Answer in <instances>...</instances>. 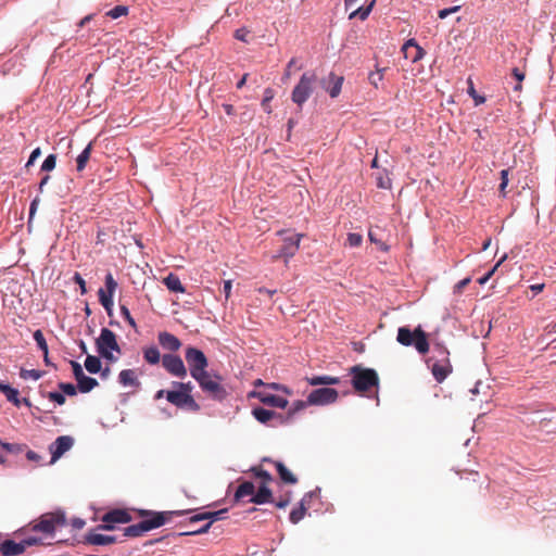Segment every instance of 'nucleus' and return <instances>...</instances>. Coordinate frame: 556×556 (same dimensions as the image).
Listing matches in <instances>:
<instances>
[{
  "instance_id": "f257e3e1",
  "label": "nucleus",
  "mask_w": 556,
  "mask_h": 556,
  "mask_svg": "<svg viewBox=\"0 0 556 556\" xmlns=\"http://www.w3.org/2000/svg\"><path fill=\"white\" fill-rule=\"evenodd\" d=\"M189 510H172V511H153V510H139V516L143 518L136 525L124 528L123 536L138 538L146 532L160 528L172 520L174 516H182L188 514Z\"/></svg>"
},
{
  "instance_id": "f03ea898",
  "label": "nucleus",
  "mask_w": 556,
  "mask_h": 556,
  "mask_svg": "<svg viewBox=\"0 0 556 556\" xmlns=\"http://www.w3.org/2000/svg\"><path fill=\"white\" fill-rule=\"evenodd\" d=\"M64 511L55 510L42 514L38 519L29 523L30 531L40 532L47 539H54L55 531L66 526Z\"/></svg>"
},
{
  "instance_id": "7ed1b4c3",
  "label": "nucleus",
  "mask_w": 556,
  "mask_h": 556,
  "mask_svg": "<svg viewBox=\"0 0 556 556\" xmlns=\"http://www.w3.org/2000/svg\"><path fill=\"white\" fill-rule=\"evenodd\" d=\"M396 341L403 346H414L421 355L427 354L430 349L428 334L424 331L421 326H417L414 330L405 326L400 327L397 329Z\"/></svg>"
},
{
  "instance_id": "20e7f679",
  "label": "nucleus",
  "mask_w": 556,
  "mask_h": 556,
  "mask_svg": "<svg viewBox=\"0 0 556 556\" xmlns=\"http://www.w3.org/2000/svg\"><path fill=\"white\" fill-rule=\"evenodd\" d=\"M434 352L438 355L428 358L427 365L430 367L435 381L441 383L453 371V366L450 361V352L444 345L437 344Z\"/></svg>"
},
{
  "instance_id": "39448f33",
  "label": "nucleus",
  "mask_w": 556,
  "mask_h": 556,
  "mask_svg": "<svg viewBox=\"0 0 556 556\" xmlns=\"http://www.w3.org/2000/svg\"><path fill=\"white\" fill-rule=\"evenodd\" d=\"M317 81V75L313 71L305 72L291 92V100L302 109L303 104L312 96Z\"/></svg>"
},
{
  "instance_id": "423d86ee",
  "label": "nucleus",
  "mask_w": 556,
  "mask_h": 556,
  "mask_svg": "<svg viewBox=\"0 0 556 556\" xmlns=\"http://www.w3.org/2000/svg\"><path fill=\"white\" fill-rule=\"evenodd\" d=\"M352 384L356 392L364 393L379 383V377L375 369L364 368L359 365L351 368Z\"/></svg>"
},
{
  "instance_id": "0eeeda50",
  "label": "nucleus",
  "mask_w": 556,
  "mask_h": 556,
  "mask_svg": "<svg viewBox=\"0 0 556 556\" xmlns=\"http://www.w3.org/2000/svg\"><path fill=\"white\" fill-rule=\"evenodd\" d=\"M193 379L199 383L202 391L208 396L216 400H222L226 396V390L220 383L222 377L219 375H213L205 370L202 374L193 377Z\"/></svg>"
},
{
  "instance_id": "6e6552de",
  "label": "nucleus",
  "mask_w": 556,
  "mask_h": 556,
  "mask_svg": "<svg viewBox=\"0 0 556 556\" xmlns=\"http://www.w3.org/2000/svg\"><path fill=\"white\" fill-rule=\"evenodd\" d=\"M100 520L101 523L97 526V530L113 531L117 529V525L130 522L132 517L127 509L115 508L103 514Z\"/></svg>"
},
{
  "instance_id": "1a4fd4ad",
  "label": "nucleus",
  "mask_w": 556,
  "mask_h": 556,
  "mask_svg": "<svg viewBox=\"0 0 556 556\" xmlns=\"http://www.w3.org/2000/svg\"><path fill=\"white\" fill-rule=\"evenodd\" d=\"M185 358L192 378L205 371L208 366L205 354L194 346H188L186 349Z\"/></svg>"
},
{
  "instance_id": "9d476101",
  "label": "nucleus",
  "mask_w": 556,
  "mask_h": 556,
  "mask_svg": "<svg viewBox=\"0 0 556 556\" xmlns=\"http://www.w3.org/2000/svg\"><path fill=\"white\" fill-rule=\"evenodd\" d=\"M97 350L102 357L110 361L114 359L111 352H119L121 350L116 341V336L112 330L102 328L100 337L97 339Z\"/></svg>"
},
{
  "instance_id": "9b49d317",
  "label": "nucleus",
  "mask_w": 556,
  "mask_h": 556,
  "mask_svg": "<svg viewBox=\"0 0 556 556\" xmlns=\"http://www.w3.org/2000/svg\"><path fill=\"white\" fill-rule=\"evenodd\" d=\"M116 289H117L116 280L114 279V277L111 273H108L105 276V290L100 289L98 291V295H99V302L105 308L109 316L112 315L113 296H114Z\"/></svg>"
},
{
  "instance_id": "f8f14e48",
  "label": "nucleus",
  "mask_w": 556,
  "mask_h": 556,
  "mask_svg": "<svg viewBox=\"0 0 556 556\" xmlns=\"http://www.w3.org/2000/svg\"><path fill=\"white\" fill-rule=\"evenodd\" d=\"M339 393L332 388H319L313 390L307 396V403L309 405H328L334 403L338 400Z\"/></svg>"
},
{
  "instance_id": "ddd939ff",
  "label": "nucleus",
  "mask_w": 556,
  "mask_h": 556,
  "mask_svg": "<svg viewBox=\"0 0 556 556\" xmlns=\"http://www.w3.org/2000/svg\"><path fill=\"white\" fill-rule=\"evenodd\" d=\"M162 366L174 377L185 378L187 376V368L179 355L172 353L164 354L162 356Z\"/></svg>"
},
{
  "instance_id": "4468645a",
  "label": "nucleus",
  "mask_w": 556,
  "mask_h": 556,
  "mask_svg": "<svg viewBox=\"0 0 556 556\" xmlns=\"http://www.w3.org/2000/svg\"><path fill=\"white\" fill-rule=\"evenodd\" d=\"M166 400L179 407V408H182V407H188L192 410H198L199 409V405L198 403L194 401L193 396L191 394H188L186 392H180L178 389L177 390H172V391H167L166 392Z\"/></svg>"
},
{
  "instance_id": "2eb2a0df",
  "label": "nucleus",
  "mask_w": 556,
  "mask_h": 556,
  "mask_svg": "<svg viewBox=\"0 0 556 556\" xmlns=\"http://www.w3.org/2000/svg\"><path fill=\"white\" fill-rule=\"evenodd\" d=\"M101 530H97V527L90 529L83 538L81 543L86 545L106 546L115 544L118 540L115 535H108L100 533Z\"/></svg>"
},
{
  "instance_id": "dca6fc26",
  "label": "nucleus",
  "mask_w": 556,
  "mask_h": 556,
  "mask_svg": "<svg viewBox=\"0 0 556 556\" xmlns=\"http://www.w3.org/2000/svg\"><path fill=\"white\" fill-rule=\"evenodd\" d=\"M252 415L261 424H265L266 425V424H268L271 420L275 421V424H273L271 426L287 424V419L285 418V415L276 413L274 410H269V409L263 408V407H255V408H253Z\"/></svg>"
},
{
  "instance_id": "f3484780",
  "label": "nucleus",
  "mask_w": 556,
  "mask_h": 556,
  "mask_svg": "<svg viewBox=\"0 0 556 556\" xmlns=\"http://www.w3.org/2000/svg\"><path fill=\"white\" fill-rule=\"evenodd\" d=\"M302 235H294L291 237H286L283 239V244L279 250V253L277 255H274L273 258L277 260L279 257H285L286 262L295 255L300 248V241H301Z\"/></svg>"
},
{
  "instance_id": "a211bd4d",
  "label": "nucleus",
  "mask_w": 556,
  "mask_h": 556,
  "mask_svg": "<svg viewBox=\"0 0 556 556\" xmlns=\"http://www.w3.org/2000/svg\"><path fill=\"white\" fill-rule=\"evenodd\" d=\"M73 443L74 440L72 437H59L50 446V452L52 455L51 460L55 462L56 459H59L65 452H67L73 446Z\"/></svg>"
},
{
  "instance_id": "6ab92c4d",
  "label": "nucleus",
  "mask_w": 556,
  "mask_h": 556,
  "mask_svg": "<svg viewBox=\"0 0 556 556\" xmlns=\"http://www.w3.org/2000/svg\"><path fill=\"white\" fill-rule=\"evenodd\" d=\"M402 52L404 58L410 60L413 63L420 61L426 54L425 50L416 42L415 39H408L403 45Z\"/></svg>"
},
{
  "instance_id": "aec40b11",
  "label": "nucleus",
  "mask_w": 556,
  "mask_h": 556,
  "mask_svg": "<svg viewBox=\"0 0 556 556\" xmlns=\"http://www.w3.org/2000/svg\"><path fill=\"white\" fill-rule=\"evenodd\" d=\"M254 395L265 405L277 407V408H286L288 406V400L275 394H270L265 391H260L254 393Z\"/></svg>"
},
{
  "instance_id": "412c9836",
  "label": "nucleus",
  "mask_w": 556,
  "mask_h": 556,
  "mask_svg": "<svg viewBox=\"0 0 556 556\" xmlns=\"http://www.w3.org/2000/svg\"><path fill=\"white\" fill-rule=\"evenodd\" d=\"M157 340L160 345L169 352H176L181 346V341L176 336L167 331L160 332Z\"/></svg>"
},
{
  "instance_id": "4be33fe9",
  "label": "nucleus",
  "mask_w": 556,
  "mask_h": 556,
  "mask_svg": "<svg viewBox=\"0 0 556 556\" xmlns=\"http://www.w3.org/2000/svg\"><path fill=\"white\" fill-rule=\"evenodd\" d=\"M207 516V520H210L207 523H205L203 527L199 528L198 530H190L186 532L179 533V535H195L201 533H206L208 529L212 526V522L215 520H219L223 518V515L227 513V509H220L217 511H205Z\"/></svg>"
},
{
  "instance_id": "5701e85b",
  "label": "nucleus",
  "mask_w": 556,
  "mask_h": 556,
  "mask_svg": "<svg viewBox=\"0 0 556 556\" xmlns=\"http://www.w3.org/2000/svg\"><path fill=\"white\" fill-rule=\"evenodd\" d=\"M1 544L3 556H18L25 552L22 541L16 543L12 540H5Z\"/></svg>"
},
{
  "instance_id": "b1692460",
  "label": "nucleus",
  "mask_w": 556,
  "mask_h": 556,
  "mask_svg": "<svg viewBox=\"0 0 556 556\" xmlns=\"http://www.w3.org/2000/svg\"><path fill=\"white\" fill-rule=\"evenodd\" d=\"M273 501V493L267 486V484L262 483L258 491L254 493V495L250 498L251 503L254 504H265Z\"/></svg>"
},
{
  "instance_id": "393cba45",
  "label": "nucleus",
  "mask_w": 556,
  "mask_h": 556,
  "mask_svg": "<svg viewBox=\"0 0 556 556\" xmlns=\"http://www.w3.org/2000/svg\"><path fill=\"white\" fill-rule=\"evenodd\" d=\"M305 380L309 386H314V387L315 386H333V384H338L340 382L339 377H333V376H328V375L306 377Z\"/></svg>"
},
{
  "instance_id": "a878e982",
  "label": "nucleus",
  "mask_w": 556,
  "mask_h": 556,
  "mask_svg": "<svg viewBox=\"0 0 556 556\" xmlns=\"http://www.w3.org/2000/svg\"><path fill=\"white\" fill-rule=\"evenodd\" d=\"M0 392L3 393L9 402H11L14 406L20 407L22 402L18 397V390L12 388L11 386L0 382Z\"/></svg>"
},
{
  "instance_id": "bb28decb",
  "label": "nucleus",
  "mask_w": 556,
  "mask_h": 556,
  "mask_svg": "<svg viewBox=\"0 0 556 556\" xmlns=\"http://www.w3.org/2000/svg\"><path fill=\"white\" fill-rule=\"evenodd\" d=\"M280 477V479L288 484H295L298 482L296 477L281 463V462H271Z\"/></svg>"
},
{
  "instance_id": "cd10ccee",
  "label": "nucleus",
  "mask_w": 556,
  "mask_h": 556,
  "mask_svg": "<svg viewBox=\"0 0 556 556\" xmlns=\"http://www.w3.org/2000/svg\"><path fill=\"white\" fill-rule=\"evenodd\" d=\"M329 81L332 84L331 87H327L326 90L328 91L329 96L331 98H336L340 94L342 84H343V77L338 76L334 73L329 74Z\"/></svg>"
},
{
  "instance_id": "c85d7f7f",
  "label": "nucleus",
  "mask_w": 556,
  "mask_h": 556,
  "mask_svg": "<svg viewBox=\"0 0 556 556\" xmlns=\"http://www.w3.org/2000/svg\"><path fill=\"white\" fill-rule=\"evenodd\" d=\"M163 282L167 287V289L173 292L184 293L186 291L179 277L173 273L165 277Z\"/></svg>"
},
{
  "instance_id": "c756f323",
  "label": "nucleus",
  "mask_w": 556,
  "mask_h": 556,
  "mask_svg": "<svg viewBox=\"0 0 556 556\" xmlns=\"http://www.w3.org/2000/svg\"><path fill=\"white\" fill-rule=\"evenodd\" d=\"M255 492V486L250 481L242 482L236 490L235 498L240 501L247 496H253Z\"/></svg>"
},
{
  "instance_id": "7c9ffc66",
  "label": "nucleus",
  "mask_w": 556,
  "mask_h": 556,
  "mask_svg": "<svg viewBox=\"0 0 556 556\" xmlns=\"http://www.w3.org/2000/svg\"><path fill=\"white\" fill-rule=\"evenodd\" d=\"M118 380L123 386L137 387L139 386V381L137 379L136 372L132 369H124L118 375Z\"/></svg>"
},
{
  "instance_id": "2f4dec72",
  "label": "nucleus",
  "mask_w": 556,
  "mask_h": 556,
  "mask_svg": "<svg viewBox=\"0 0 556 556\" xmlns=\"http://www.w3.org/2000/svg\"><path fill=\"white\" fill-rule=\"evenodd\" d=\"M375 4H376V0H371L366 7H361V8L353 10L350 13L349 18L353 20L355 17H358L359 20L365 21L369 16Z\"/></svg>"
},
{
  "instance_id": "473e14b6",
  "label": "nucleus",
  "mask_w": 556,
  "mask_h": 556,
  "mask_svg": "<svg viewBox=\"0 0 556 556\" xmlns=\"http://www.w3.org/2000/svg\"><path fill=\"white\" fill-rule=\"evenodd\" d=\"M92 151V142H89L83 152L76 157V169L83 172L90 159Z\"/></svg>"
},
{
  "instance_id": "72a5a7b5",
  "label": "nucleus",
  "mask_w": 556,
  "mask_h": 556,
  "mask_svg": "<svg viewBox=\"0 0 556 556\" xmlns=\"http://www.w3.org/2000/svg\"><path fill=\"white\" fill-rule=\"evenodd\" d=\"M97 386L98 381L94 378L88 377L86 375L77 380V388L83 393L90 392Z\"/></svg>"
},
{
  "instance_id": "f704fd0d",
  "label": "nucleus",
  "mask_w": 556,
  "mask_h": 556,
  "mask_svg": "<svg viewBox=\"0 0 556 556\" xmlns=\"http://www.w3.org/2000/svg\"><path fill=\"white\" fill-rule=\"evenodd\" d=\"M143 358L151 365H156L162 361L161 354L157 348L150 346L143 350Z\"/></svg>"
},
{
  "instance_id": "c9c22d12",
  "label": "nucleus",
  "mask_w": 556,
  "mask_h": 556,
  "mask_svg": "<svg viewBox=\"0 0 556 556\" xmlns=\"http://www.w3.org/2000/svg\"><path fill=\"white\" fill-rule=\"evenodd\" d=\"M85 367L90 374H98L101 370V361L97 356L88 355L85 361Z\"/></svg>"
},
{
  "instance_id": "e433bc0d",
  "label": "nucleus",
  "mask_w": 556,
  "mask_h": 556,
  "mask_svg": "<svg viewBox=\"0 0 556 556\" xmlns=\"http://www.w3.org/2000/svg\"><path fill=\"white\" fill-rule=\"evenodd\" d=\"M307 405H309L307 403V400L306 401H296L293 403V405L291 406V408L288 410V413L285 415V418L287 419V424L289 421H291V419L293 418V416L303 410Z\"/></svg>"
},
{
  "instance_id": "4c0bfd02",
  "label": "nucleus",
  "mask_w": 556,
  "mask_h": 556,
  "mask_svg": "<svg viewBox=\"0 0 556 556\" xmlns=\"http://www.w3.org/2000/svg\"><path fill=\"white\" fill-rule=\"evenodd\" d=\"M24 549L26 551L27 547L34 546V545H49L51 542H46V539L43 536L38 535H31L22 541Z\"/></svg>"
},
{
  "instance_id": "58836bf2",
  "label": "nucleus",
  "mask_w": 556,
  "mask_h": 556,
  "mask_svg": "<svg viewBox=\"0 0 556 556\" xmlns=\"http://www.w3.org/2000/svg\"><path fill=\"white\" fill-rule=\"evenodd\" d=\"M274 97H275V91L271 88H266L264 90V98H263V101H262V108L268 114L271 113L270 101L274 99Z\"/></svg>"
},
{
  "instance_id": "ea45409f",
  "label": "nucleus",
  "mask_w": 556,
  "mask_h": 556,
  "mask_svg": "<svg viewBox=\"0 0 556 556\" xmlns=\"http://www.w3.org/2000/svg\"><path fill=\"white\" fill-rule=\"evenodd\" d=\"M386 72V68H379L377 67V70L375 72H371L368 76V79H369V83L375 87V88H378L379 86V83L382 81L383 79V73Z\"/></svg>"
},
{
  "instance_id": "a19ab883",
  "label": "nucleus",
  "mask_w": 556,
  "mask_h": 556,
  "mask_svg": "<svg viewBox=\"0 0 556 556\" xmlns=\"http://www.w3.org/2000/svg\"><path fill=\"white\" fill-rule=\"evenodd\" d=\"M34 340L42 353L48 355V344L41 330L38 329L34 332Z\"/></svg>"
},
{
  "instance_id": "79ce46f5",
  "label": "nucleus",
  "mask_w": 556,
  "mask_h": 556,
  "mask_svg": "<svg viewBox=\"0 0 556 556\" xmlns=\"http://www.w3.org/2000/svg\"><path fill=\"white\" fill-rule=\"evenodd\" d=\"M508 175H509V169H503L500 173L501 184H500L498 191L502 197H506V194H507L506 188H507V185L509 181Z\"/></svg>"
},
{
  "instance_id": "37998d69",
  "label": "nucleus",
  "mask_w": 556,
  "mask_h": 556,
  "mask_svg": "<svg viewBox=\"0 0 556 556\" xmlns=\"http://www.w3.org/2000/svg\"><path fill=\"white\" fill-rule=\"evenodd\" d=\"M306 508L301 504L300 507L292 509L290 513V521L292 523H298L300 520H302L305 516Z\"/></svg>"
},
{
  "instance_id": "c03bdc74",
  "label": "nucleus",
  "mask_w": 556,
  "mask_h": 556,
  "mask_svg": "<svg viewBox=\"0 0 556 556\" xmlns=\"http://www.w3.org/2000/svg\"><path fill=\"white\" fill-rule=\"evenodd\" d=\"M368 238L371 243L376 244L378 249H380L383 252L389 251V245L384 243L382 240L378 239L376 236V232L372 229H369L368 231Z\"/></svg>"
},
{
  "instance_id": "a18cd8bd",
  "label": "nucleus",
  "mask_w": 556,
  "mask_h": 556,
  "mask_svg": "<svg viewBox=\"0 0 556 556\" xmlns=\"http://www.w3.org/2000/svg\"><path fill=\"white\" fill-rule=\"evenodd\" d=\"M252 472L256 477L261 478L263 480V483H265V484H268L269 482L273 481L271 475L268 471L262 469L261 467H253Z\"/></svg>"
},
{
  "instance_id": "49530a36",
  "label": "nucleus",
  "mask_w": 556,
  "mask_h": 556,
  "mask_svg": "<svg viewBox=\"0 0 556 556\" xmlns=\"http://www.w3.org/2000/svg\"><path fill=\"white\" fill-rule=\"evenodd\" d=\"M468 85H469L468 93L473 99L475 104L476 105H480V104L484 103L485 102V98L482 97V96H479L477 93V91L475 90V87H473V83H472V80L470 78L468 79Z\"/></svg>"
},
{
  "instance_id": "de8ad7c7",
  "label": "nucleus",
  "mask_w": 556,
  "mask_h": 556,
  "mask_svg": "<svg viewBox=\"0 0 556 556\" xmlns=\"http://www.w3.org/2000/svg\"><path fill=\"white\" fill-rule=\"evenodd\" d=\"M56 165V155L49 154L41 165V170L51 172L55 168Z\"/></svg>"
},
{
  "instance_id": "09e8293b",
  "label": "nucleus",
  "mask_w": 556,
  "mask_h": 556,
  "mask_svg": "<svg viewBox=\"0 0 556 556\" xmlns=\"http://www.w3.org/2000/svg\"><path fill=\"white\" fill-rule=\"evenodd\" d=\"M20 376L23 379L38 380L42 377V372L36 369H22Z\"/></svg>"
},
{
  "instance_id": "8fccbe9b",
  "label": "nucleus",
  "mask_w": 556,
  "mask_h": 556,
  "mask_svg": "<svg viewBox=\"0 0 556 556\" xmlns=\"http://www.w3.org/2000/svg\"><path fill=\"white\" fill-rule=\"evenodd\" d=\"M0 446L9 453H18L22 451L20 445L5 443V442H2L1 440H0ZM4 462H5L4 457L2 455H0V464H3Z\"/></svg>"
},
{
  "instance_id": "3c124183",
  "label": "nucleus",
  "mask_w": 556,
  "mask_h": 556,
  "mask_svg": "<svg viewBox=\"0 0 556 556\" xmlns=\"http://www.w3.org/2000/svg\"><path fill=\"white\" fill-rule=\"evenodd\" d=\"M128 12V8L124 5H116L112 10L108 12V15L112 18H118L121 16L126 15Z\"/></svg>"
},
{
  "instance_id": "603ef678",
  "label": "nucleus",
  "mask_w": 556,
  "mask_h": 556,
  "mask_svg": "<svg viewBox=\"0 0 556 556\" xmlns=\"http://www.w3.org/2000/svg\"><path fill=\"white\" fill-rule=\"evenodd\" d=\"M363 242V237L362 235L359 233H356V232H350L348 235V244L351 247V248H356V247H359Z\"/></svg>"
},
{
  "instance_id": "864d4df0",
  "label": "nucleus",
  "mask_w": 556,
  "mask_h": 556,
  "mask_svg": "<svg viewBox=\"0 0 556 556\" xmlns=\"http://www.w3.org/2000/svg\"><path fill=\"white\" fill-rule=\"evenodd\" d=\"M59 388L68 396H74L77 393V388L72 383L60 382Z\"/></svg>"
},
{
  "instance_id": "5fc2aeb1",
  "label": "nucleus",
  "mask_w": 556,
  "mask_h": 556,
  "mask_svg": "<svg viewBox=\"0 0 556 556\" xmlns=\"http://www.w3.org/2000/svg\"><path fill=\"white\" fill-rule=\"evenodd\" d=\"M506 258V256L504 255L496 264L495 266L490 270L488 271L483 277L479 278L478 279V283L479 285H484L486 283V281H489V279L494 275L495 270L497 269V267L503 263V261Z\"/></svg>"
},
{
  "instance_id": "6e6d98bb",
  "label": "nucleus",
  "mask_w": 556,
  "mask_h": 556,
  "mask_svg": "<svg viewBox=\"0 0 556 556\" xmlns=\"http://www.w3.org/2000/svg\"><path fill=\"white\" fill-rule=\"evenodd\" d=\"M462 480L472 481L477 485L478 490H480L483 484V482L480 480V476H479L478 471L468 472V477H466V478L462 477Z\"/></svg>"
},
{
  "instance_id": "4d7b16f0",
  "label": "nucleus",
  "mask_w": 556,
  "mask_h": 556,
  "mask_svg": "<svg viewBox=\"0 0 556 556\" xmlns=\"http://www.w3.org/2000/svg\"><path fill=\"white\" fill-rule=\"evenodd\" d=\"M121 314H122V316L125 318V320L128 323V325L131 328H136L137 327V324H136L135 319L132 318V316L130 315L129 309L125 305H121Z\"/></svg>"
},
{
  "instance_id": "13d9d810",
  "label": "nucleus",
  "mask_w": 556,
  "mask_h": 556,
  "mask_svg": "<svg viewBox=\"0 0 556 556\" xmlns=\"http://www.w3.org/2000/svg\"><path fill=\"white\" fill-rule=\"evenodd\" d=\"M46 396L52 401L55 402L59 405H63L65 403V396L62 393L59 392H48Z\"/></svg>"
},
{
  "instance_id": "bf43d9fd",
  "label": "nucleus",
  "mask_w": 556,
  "mask_h": 556,
  "mask_svg": "<svg viewBox=\"0 0 556 556\" xmlns=\"http://www.w3.org/2000/svg\"><path fill=\"white\" fill-rule=\"evenodd\" d=\"M70 364H71L72 369H73V375H74V377H75V379L77 381L80 377H83L85 375L84 370H83V367L76 361H71Z\"/></svg>"
},
{
  "instance_id": "052dcab7",
  "label": "nucleus",
  "mask_w": 556,
  "mask_h": 556,
  "mask_svg": "<svg viewBox=\"0 0 556 556\" xmlns=\"http://www.w3.org/2000/svg\"><path fill=\"white\" fill-rule=\"evenodd\" d=\"M173 386L175 388H177L180 392H186L188 394H191V391L193 389V386L191 384V382H177V381H174Z\"/></svg>"
},
{
  "instance_id": "680f3d73",
  "label": "nucleus",
  "mask_w": 556,
  "mask_h": 556,
  "mask_svg": "<svg viewBox=\"0 0 556 556\" xmlns=\"http://www.w3.org/2000/svg\"><path fill=\"white\" fill-rule=\"evenodd\" d=\"M460 10V5H455L446 9H442L439 11L438 16L443 20L446 18L448 15L456 13Z\"/></svg>"
},
{
  "instance_id": "e2e57ef3",
  "label": "nucleus",
  "mask_w": 556,
  "mask_h": 556,
  "mask_svg": "<svg viewBox=\"0 0 556 556\" xmlns=\"http://www.w3.org/2000/svg\"><path fill=\"white\" fill-rule=\"evenodd\" d=\"M73 280L79 286L80 293L86 294L87 293L86 281L80 276V274L75 273Z\"/></svg>"
},
{
  "instance_id": "0e129e2a",
  "label": "nucleus",
  "mask_w": 556,
  "mask_h": 556,
  "mask_svg": "<svg viewBox=\"0 0 556 556\" xmlns=\"http://www.w3.org/2000/svg\"><path fill=\"white\" fill-rule=\"evenodd\" d=\"M296 63V59L295 58H292L287 66H286V70H285V73H283V76H282V80L286 81L288 79H290L291 75H292V66H294Z\"/></svg>"
},
{
  "instance_id": "69168bd1",
  "label": "nucleus",
  "mask_w": 556,
  "mask_h": 556,
  "mask_svg": "<svg viewBox=\"0 0 556 556\" xmlns=\"http://www.w3.org/2000/svg\"><path fill=\"white\" fill-rule=\"evenodd\" d=\"M249 34L250 31L247 28H239L235 31V38L240 41L248 42Z\"/></svg>"
},
{
  "instance_id": "338daca9",
  "label": "nucleus",
  "mask_w": 556,
  "mask_h": 556,
  "mask_svg": "<svg viewBox=\"0 0 556 556\" xmlns=\"http://www.w3.org/2000/svg\"><path fill=\"white\" fill-rule=\"evenodd\" d=\"M41 155V150L40 148H36L35 150H33V152L30 153V156L26 163V167H29L30 165H33L35 163V161Z\"/></svg>"
},
{
  "instance_id": "774afa93",
  "label": "nucleus",
  "mask_w": 556,
  "mask_h": 556,
  "mask_svg": "<svg viewBox=\"0 0 556 556\" xmlns=\"http://www.w3.org/2000/svg\"><path fill=\"white\" fill-rule=\"evenodd\" d=\"M471 279L469 277L462 279L455 285V292L460 293L469 283Z\"/></svg>"
}]
</instances>
